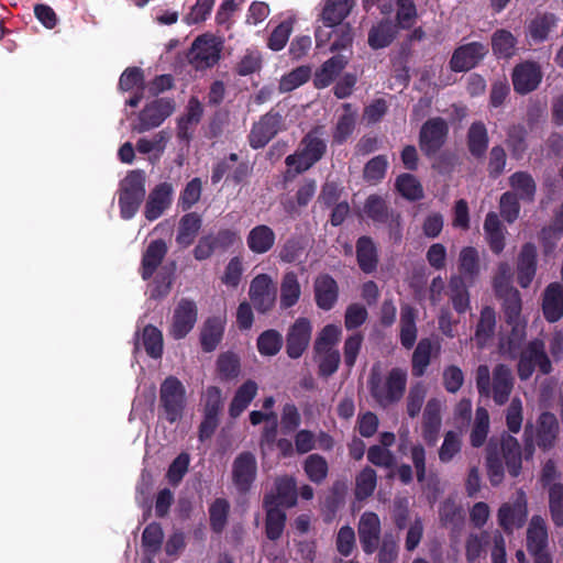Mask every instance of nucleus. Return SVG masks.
<instances>
[{
    "label": "nucleus",
    "instance_id": "f8f14e48",
    "mask_svg": "<svg viewBox=\"0 0 563 563\" xmlns=\"http://www.w3.org/2000/svg\"><path fill=\"white\" fill-rule=\"evenodd\" d=\"M283 128L279 114L267 113L254 124L250 134L251 146L253 148L264 147Z\"/></svg>",
    "mask_w": 563,
    "mask_h": 563
},
{
    "label": "nucleus",
    "instance_id": "412c9836",
    "mask_svg": "<svg viewBox=\"0 0 563 563\" xmlns=\"http://www.w3.org/2000/svg\"><path fill=\"white\" fill-rule=\"evenodd\" d=\"M172 134L169 131L162 130L152 137H141L136 143V150L141 154L148 155L152 163H156L162 157Z\"/></svg>",
    "mask_w": 563,
    "mask_h": 563
},
{
    "label": "nucleus",
    "instance_id": "2eb2a0df",
    "mask_svg": "<svg viewBox=\"0 0 563 563\" xmlns=\"http://www.w3.org/2000/svg\"><path fill=\"white\" fill-rule=\"evenodd\" d=\"M311 336V323L306 318H299L289 329L287 335V353L292 358L301 356Z\"/></svg>",
    "mask_w": 563,
    "mask_h": 563
},
{
    "label": "nucleus",
    "instance_id": "1a4fd4ad",
    "mask_svg": "<svg viewBox=\"0 0 563 563\" xmlns=\"http://www.w3.org/2000/svg\"><path fill=\"white\" fill-rule=\"evenodd\" d=\"M548 544L547 522L541 516H533L530 520V553L533 555V563H552Z\"/></svg>",
    "mask_w": 563,
    "mask_h": 563
},
{
    "label": "nucleus",
    "instance_id": "a19ab883",
    "mask_svg": "<svg viewBox=\"0 0 563 563\" xmlns=\"http://www.w3.org/2000/svg\"><path fill=\"white\" fill-rule=\"evenodd\" d=\"M499 522L506 530H514L525 523V509L521 505H505L499 510Z\"/></svg>",
    "mask_w": 563,
    "mask_h": 563
},
{
    "label": "nucleus",
    "instance_id": "cd10ccee",
    "mask_svg": "<svg viewBox=\"0 0 563 563\" xmlns=\"http://www.w3.org/2000/svg\"><path fill=\"white\" fill-rule=\"evenodd\" d=\"M167 246L162 240L153 241L146 249L142 262V276L148 278L165 256Z\"/></svg>",
    "mask_w": 563,
    "mask_h": 563
},
{
    "label": "nucleus",
    "instance_id": "b1692460",
    "mask_svg": "<svg viewBox=\"0 0 563 563\" xmlns=\"http://www.w3.org/2000/svg\"><path fill=\"white\" fill-rule=\"evenodd\" d=\"M317 305L324 310L333 307L338 298V287L334 279L324 275L317 278L314 283Z\"/></svg>",
    "mask_w": 563,
    "mask_h": 563
},
{
    "label": "nucleus",
    "instance_id": "4c0bfd02",
    "mask_svg": "<svg viewBox=\"0 0 563 563\" xmlns=\"http://www.w3.org/2000/svg\"><path fill=\"white\" fill-rule=\"evenodd\" d=\"M501 449L509 473L512 476H517L521 467V453L518 441L509 435L504 439Z\"/></svg>",
    "mask_w": 563,
    "mask_h": 563
},
{
    "label": "nucleus",
    "instance_id": "5701e85b",
    "mask_svg": "<svg viewBox=\"0 0 563 563\" xmlns=\"http://www.w3.org/2000/svg\"><path fill=\"white\" fill-rule=\"evenodd\" d=\"M246 242L253 253L263 254L273 247L275 233L267 225H257L250 231Z\"/></svg>",
    "mask_w": 563,
    "mask_h": 563
},
{
    "label": "nucleus",
    "instance_id": "680f3d73",
    "mask_svg": "<svg viewBox=\"0 0 563 563\" xmlns=\"http://www.w3.org/2000/svg\"><path fill=\"white\" fill-rule=\"evenodd\" d=\"M417 18L413 0H398L397 23L401 29L411 27Z\"/></svg>",
    "mask_w": 563,
    "mask_h": 563
},
{
    "label": "nucleus",
    "instance_id": "7c9ffc66",
    "mask_svg": "<svg viewBox=\"0 0 563 563\" xmlns=\"http://www.w3.org/2000/svg\"><path fill=\"white\" fill-rule=\"evenodd\" d=\"M416 311L409 306H402L400 314V340L405 347L410 349L417 339Z\"/></svg>",
    "mask_w": 563,
    "mask_h": 563
},
{
    "label": "nucleus",
    "instance_id": "49530a36",
    "mask_svg": "<svg viewBox=\"0 0 563 563\" xmlns=\"http://www.w3.org/2000/svg\"><path fill=\"white\" fill-rule=\"evenodd\" d=\"M537 367L542 374H549L552 369L551 362L544 352V343L541 340L530 342V367Z\"/></svg>",
    "mask_w": 563,
    "mask_h": 563
},
{
    "label": "nucleus",
    "instance_id": "864d4df0",
    "mask_svg": "<svg viewBox=\"0 0 563 563\" xmlns=\"http://www.w3.org/2000/svg\"><path fill=\"white\" fill-rule=\"evenodd\" d=\"M515 37L507 31H498L493 36V49L499 57H510L515 52Z\"/></svg>",
    "mask_w": 563,
    "mask_h": 563
},
{
    "label": "nucleus",
    "instance_id": "6ab92c4d",
    "mask_svg": "<svg viewBox=\"0 0 563 563\" xmlns=\"http://www.w3.org/2000/svg\"><path fill=\"white\" fill-rule=\"evenodd\" d=\"M256 476V460L251 453L240 454L233 463V479L240 490H247Z\"/></svg>",
    "mask_w": 563,
    "mask_h": 563
},
{
    "label": "nucleus",
    "instance_id": "423d86ee",
    "mask_svg": "<svg viewBox=\"0 0 563 563\" xmlns=\"http://www.w3.org/2000/svg\"><path fill=\"white\" fill-rule=\"evenodd\" d=\"M221 43L217 37L205 34L195 40L188 54L190 64L197 69L213 66L220 56Z\"/></svg>",
    "mask_w": 563,
    "mask_h": 563
},
{
    "label": "nucleus",
    "instance_id": "0e129e2a",
    "mask_svg": "<svg viewBox=\"0 0 563 563\" xmlns=\"http://www.w3.org/2000/svg\"><path fill=\"white\" fill-rule=\"evenodd\" d=\"M292 31L290 21L282 22L271 34L268 46L273 51H280L287 44Z\"/></svg>",
    "mask_w": 563,
    "mask_h": 563
},
{
    "label": "nucleus",
    "instance_id": "e2e57ef3",
    "mask_svg": "<svg viewBox=\"0 0 563 563\" xmlns=\"http://www.w3.org/2000/svg\"><path fill=\"white\" fill-rule=\"evenodd\" d=\"M554 16L552 14H543L537 16L530 25V35L534 41H543L548 37L551 27L554 25Z\"/></svg>",
    "mask_w": 563,
    "mask_h": 563
},
{
    "label": "nucleus",
    "instance_id": "3c124183",
    "mask_svg": "<svg viewBox=\"0 0 563 563\" xmlns=\"http://www.w3.org/2000/svg\"><path fill=\"white\" fill-rule=\"evenodd\" d=\"M282 335L275 330H267L257 340V347L263 355H275L282 347Z\"/></svg>",
    "mask_w": 563,
    "mask_h": 563
},
{
    "label": "nucleus",
    "instance_id": "f03ea898",
    "mask_svg": "<svg viewBox=\"0 0 563 563\" xmlns=\"http://www.w3.org/2000/svg\"><path fill=\"white\" fill-rule=\"evenodd\" d=\"M146 176L143 170L135 169L126 174L121 180L119 188L120 214L123 219H132L144 197H145Z\"/></svg>",
    "mask_w": 563,
    "mask_h": 563
},
{
    "label": "nucleus",
    "instance_id": "dca6fc26",
    "mask_svg": "<svg viewBox=\"0 0 563 563\" xmlns=\"http://www.w3.org/2000/svg\"><path fill=\"white\" fill-rule=\"evenodd\" d=\"M448 126L442 119H431L424 123L420 133V145L426 153L435 152L444 142Z\"/></svg>",
    "mask_w": 563,
    "mask_h": 563
},
{
    "label": "nucleus",
    "instance_id": "bf43d9fd",
    "mask_svg": "<svg viewBox=\"0 0 563 563\" xmlns=\"http://www.w3.org/2000/svg\"><path fill=\"white\" fill-rule=\"evenodd\" d=\"M427 393L428 387L423 383H417L410 388L407 399V411L410 417L418 416Z\"/></svg>",
    "mask_w": 563,
    "mask_h": 563
},
{
    "label": "nucleus",
    "instance_id": "4d7b16f0",
    "mask_svg": "<svg viewBox=\"0 0 563 563\" xmlns=\"http://www.w3.org/2000/svg\"><path fill=\"white\" fill-rule=\"evenodd\" d=\"M243 271L244 268L242 258L238 256L231 258L225 266L221 277L222 283L227 287L236 288L241 282Z\"/></svg>",
    "mask_w": 563,
    "mask_h": 563
},
{
    "label": "nucleus",
    "instance_id": "f704fd0d",
    "mask_svg": "<svg viewBox=\"0 0 563 563\" xmlns=\"http://www.w3.org/2000/svg\"><path fill=\"white\" fill-rule=\"evenodd\" d=\"M511 389V375L507 367L499 365L494 371L493 395L497 404H504Z\"/></svg>",
    "mask_w": 563,
    "mask_h": 563
},
{
    "label": "nucleus",
    "instance_id": "de8ad7c7",
    "mask_svg": "<svg viewBox=\"0 0 563 563\" xmlns=\"http://www.w3.org/2000/svg\"><path fill=\"white\" fill-rule=\"evenodd\" d=\"M451 300L457 312H465L470 305L468 291L460 277H453L450 282Z\"/></svg>",
    "mask_w": 563,
    "mask_h": 563
},
{
    "label": "nucleus",
    "instance_id": "f3484780",
    "mask_svg": "<svg viewBox=\"0 0 563 563\" xmlns=\"http://www.w3.org/2000/svg\"><path fill=\"white\" fill-rule=\"evenodd\" d=\"M443 401L438 398H432L428 401L423 412L422 437L424 441L434 445L441 428V410Z\"/></svg>",
    "mask_w": 563,
    "mask_h": 563
},
{
    "label": "nucleus",
    "instance_id": "7ed1b4c3",
    "mask_svg": "<svg viewBox=\"0 0 563 563\" xmlns=\"http://www.w3.org/2000/svg\"><path fill=\"white\" fill-rule=\"evenodd\" d=\"M406 384L407 372L401 368H393L384 380L374 375L369 380L372 396L383 407L399 401L404 396Z\"/></svg>",
    "mask_w": 563,
    "mask_h": 563
},
{
    "label": "nucleus",
    "instance_id": "09e8293b",
    "mask_svg": "<svg viewBox=\"0 0 563 563\" xmlns=\"http://www.w3.org/2000/svg\"><path fill=\"white\" fill-rule=\"evenodd\" d=\"M396 187L399 194L409 199L416 200L422 197V187L412 175H401L397 178Z\"/></svg>",
    "mask_w": 563,
    "mask_h": 563
},
{
    "label": "nucleus",
    "instance_id": "a878e982",
    "mask_svg": "<svg viewBox=\"0 0 563 563\" xmlns=\"http://www.w3.org/2000/svg\"><path fill=\"white\" fill-rule=\"evenodd\" d=\"M301 295V287L297 275L288 272L284 275L280 283V307L283 309L295 306Z\"/></svg>",
    "mask_w": 563,
    "mask_h": 563
},
{
    "label": "nucleus",
    "instance_id": "58836bf2",
    "mask_svg": "<svg viewBox=\"0 0 563 563\" xmlns=\"http://www.w3.org/2000/svg\"><path fill=\"white\" fill-rule=\"evenodd\" d=\"M357 261L362 271L366 273H371L376 268V247L367 238H361L357 242Z\"/></svg>",
    "mask_w": 563,
    "mask_h": 563
},
{
    "label": "nucleus",
    "instance_id": "c85d7f7f",
    "mask_svg": "<svg viewBox=\"0 0 563 563\" xmlns=\"http://www.w3.org/2000/svg\"><path fill=\"white\" fill-rule=\"evenodd\" d=\"M479 255L475 247L465 246L460 251L457 268L460 274L467 279L475 278L479 273Z\"/></svg>",
    "mask_w": 563,
    "mask_h": 563
},
{
    "label": "nucleus",
    "instance_id": "9b49d317",
    "mask_svg": "<svg viewBox=\"0 0 563 563\" xmlns=\"http://www.w3.org/2000/svg\"><path fill=\"white\" fill-rule=\"evenodd\" d=\"M174 187L169 183H162L155 186L148 194L144 216L148 221L158 219L173 201Z\"/></svg>",
    "mask_w": 563,
    "mask_h": 563
},
{
    "label": "nucleus",
    "instance_id": "4be33fe9",
    "mask_svg": "<svg viewBox=\"0 0 563 563\" xmlns=\"http://www.w3.org/2000/svg\"><path fill=\"white\" fill-rule=\"evenodd\" d=\"M258 391L256 382L249 379L244 382L235 391L230 404L229 412L233 418L239 417L255 398Z\"/></svg>",
    "mask_w": 563,
    "mask_h": 563
},
{
    "label": "nucleus",
    "instance_id": "052dcab7",
    "mask_svg": "<svg viewBox=\"0 0 563 563\" xmlns=\"http://www.w3.org/2000/svg\"><path fill=\"white\" fill-rule=\"evenodd\" d=\"M461 450V434L454 431L446 432L439 451L442 462H450Z\"/></svg>",
    "mask_w": 563,
    "mask_h": 563
},
{
    "label": "nucleus",
    "instance_id": "2f4dec72",
    "mask_svg": "<svg viewBox=\"0 0 563 563\" xmlns=\"http://www.w3.org/2000/svg\"><path fill=\"white\" fill-rule=\"evenodd\" d=\"M136 345H142L152 357H161L163 352V334L157 328L146 325Z\"/></svg>",
    "mask_w": 563,
    "mask_h": 563
},
{
    "label": "nucleus",
    "instance_id": "9d476101",
    "mask_svg": "<svg viewBox=\"0 0 563 563\" xmlns=\"http://www.w3.org/2000/svg\"><path fill=\"white\" fill-rule=\"evenodd\" d=\"M174 112V104L166 99L150 103L140 114L139 122L133 126L136 132L152 130L163 123Z\"/></svg>",
    "mask_w": 563,
    "mask_h": 563
},
{
    "label": "nucleus",
    "instance_id": "c03bdc74",
    "mask_svg": "<svg viewBox=\"0 0 563 563\" xmlns=\"http://www.w3.org/2000/svg\"><path fill=\"white\" fill-rule=\"evenodd\" d=\"M376 487V473L374 470L364 468L355 479V496L357 499H365L372 495Z\"/></svg>",
    "mask_w": 563,
    "mask_h": 563
},
{
    "label": "nucleus",
    "instance_id": "338daca9",
    "mask_svg": "<svg viewBox=\"0 0 563 563\" xmlns=\"http://www.w3.org/2000/svg\"><path fill=\"white\" fill-rule=\"evenodd\" d=\"M202 184L199 178L191 179L180 195L179 201L184 209L194 206L201 196Z\"/></svg>",
    "mask_w": 563,
    "mask_h": 563
},
{
    "label": "nucleus",
    "instance_id": "774afa93",
    "mask_svg": "<svg viewBox=\"0 0 563 563\" xmlns=\"http://www.w3.org/2000/svg\"><path fill=\"white\" fill-rule=\"evenodd\" d=\"M229 504L223 499L216 500L210 507L211 526L216 531H221L227 522Z\"/></svg>",
    "mask_w": 563,
    "mask_h": 563
},
{
    "label": "nucleus",
    "instance_id": "69168bd1",
    "mask_svg": "<svg viewBox=\"0 0 563 563\" xmlns=\"http://www.w3.org/2000/svg\"><path fill=\"white\" fill-rule=\"evenodd\" d=\"M355 113L350 110L347 104L344 106V113L340 117L335 128L334 139L339 142L346 140L353 132Z\"/></svg>",
    "mask_w": 563,
    "mask_h": 563
},
{
    "label": "nucleus",
    "instance_id": "0eeeda50",
    "mask_svg": "<svg viewBox=\"0 0 563 563\" xmlns=\"http://www.w3.org/2000/svg\"><path fill=\"white\" fill-rule=\"evenodd\" d=\"M197 319V305L191 300L181 299L173 311L169 334L176 340L185 338L194 329Z\"/></svg>",
    "mask_w": 563,
    "mask_h": 563
},
{
    "label": "nucleus",
    "instance_id": "72a5a7b5",
    "mask_svg": "<svg viewBox=\"0 0 563 563\" xmlns=\"http://www.w3.org/2000/svg\"><path fill=\"white\" fill-rule=\"evenodd\" d=\"M346 59L342 56H335L325 62L321 69L314 76V85L318 88L329 86L333 78L345 67Z\"/></svg>",
    "mask_w": 563,
    "mask_h": 563
},
{
    "label": "nucleus",
    "instance_id": "4468645a",
    "mask_svg": "<svg viewBox=\"0 0 563 563\" xmlns=\"http://www.w3.org/2000/svg\"><path fill=\"white\" fill-rule=\"evenodd\" d=\"M486 48L479 43H470L456 48L450 60L451 69L454 71H467L475 67L485 56Z\"/></svg>",
    "mask_w": 563,
    "mask_h": 563
},
{
    "label": "nucleus",
    "instance_id": "8fccbe9b",
    "mask_svg": "<svg viewBox=\"0 0 563 563\" xmlns=\"http://www.w3.org/2000/svg\"><path fill=\"white\" fill-rule=\"evenodd\" d=\"M250 420L253 426L265 422L266 429L264 432V439L267 442L274 441L275 435H276V429H277L276 413L255 410L250 413Z\"/></svg>",
    "mask_w": 563,
    "mask_h": 563
},
{
    "label": "nucleus",
    "instance_id": "a18cd8bd",
    "mask_svg": "<svg viewBox=\"0 0 563 563\" xmlns=\"http://www.w3.org/2000/svg\"><path fill=\"white\" fill-rule=\"evenodd\" d=\"M342 331L339 325L328 324L319 333L316 340V351H330L334 350L333 346L339 342Z\"/></svg>",
    "mask_w": 563,
    "mask_h": 563
},
{
    "label": "nucleus",
    "instance_id": "37998d69",
    "mask_svg": "<svg viewBox=\"0 0 563 563\" xmlns=\"http://www.w3.org/2000/svg\"><path fill=\"white\" fill-rule=\"evenodd\" d=\"M487 131L482 123H474L468 131V147L473 155L482 156L487 148Z\"/></svg>",
    "mask_w": 563,
    "mask_h": 563
},
{
    "label": "nucleus",
    "instance_id": "f257e3e1",
    "mask_svg": "<svg viewBox=\"0 0 563 563\" xmlns=\"http://www.w3.org/2000/svg\"><path fill=\"white\" fill-rule=\"evenodd\" d=\"M495 288L499 294H504L507 296L505 300L506 312L508 314L509 323L512 325V332L510 338L508 339L507 347L504 345L503 347L507 350V352L514 357L520 356L521 361L519 364V372L521 377H525L523 367L525 360L523 355L526 353L527 344H526V325L525 323L516 322V319L519 316L521 306L518 296V291L512 288H507V286L501 285L498 279L495 280Z\"/></svg>",
    "mask_w": 563,
    "mask_h": 563
},
{
    "label": "nucleus",
    "instance_id": "ea45409f",
    "mask_svg": "<svg viewBox=\"0 0 563 563\" xmlns=\"http://www.w3.org/2000/svg\"><path fill=\"white\" fill-rule=\"evenodd\" d=\"M432 343L430 340H421L412 355V374L416 376L423 375L426 368L430 363L432 353Z\"/></svg>",
    "mask_w": 563,
    "mask_h": 563
},
{
    "label": "nucleus",
    "instance_id": "603ef678",
    "mask_svg": "<svg viewBox=\"0 0 563 563\" xmlns=\"http://www.w3.org/2000/svg\"><path fill=\"white\" fill-rule=\"evenodd\" d=\"M488 427H489L488 412L484 408H478L476 410L475 426L471 433V442H472L473 446H481L484 443V441L487 437Z\"/></svg>",
    "mask_w": 563,
    "mask_h": 563
},
{
    "label": "nucleus",
    "instance_id": "5fc2aeb1",
    "mask_svg": "<svg viewBox=\"0 0 563 563\" xmlns=\"http://www.w3.org/2000/svg\"><path fill=\"white\" fill-rule=\"evenodd\" d=\"M395 36V29L390 23H380L376 27H373L368 43L373 48H380L388 45Z\"/></svg>",
    "mask_w": 563,
    "mask_h": 563
},
{
    "label": "nucleus",
    "instance_id": "473e14b6",
    "mask_svg": "<svg viewBox=\"0 0 563 563\" xmlns=\"http://www.w3.org/2000/svg\"><path fill=\"white\" fill-rule=\"evenodd\" d=\"M265 506L267 508L266 533L269 539L275 540L283 532L286 517L282 507L273 505L271 498H265Z\"/></svg>",
    "mask_w": 563,
    "mask_h": 563
},
{
    "label": "nucleus",
    "instance_id": "6e6552de",
    "mask_svg": "<svg viewBox=\"0 0 563 563\" xmlns=\"http://www.w3.org/2000/svg\"><path fill=\"white\" fill-rule=\"evenodd\" d=\"M249 297L258 312L269 311L276 301V287L267 274L255 276L250 284Z\"/></svg>",
    "mask_w": 563,
    "mask_h": 563
},
{
    "label": "nucleus",
    "instance_id": "bb28decb",
    "mask_svg": "<svg viewBox=\"0 0 563 563\" xmlns=\"http://www.w3.org/2000/svg\"><path fill=\"white\" fill-rule=\"evenodd\" d=\"M273 505L287 508L296 503V483L290 477H284L276 482V495H268Z\"/></svg>",
    "mask_w": 563,
    "mask_h": 563
},
{
    "label": "nucleus",
    "instance_id": "393cba45",
    "mask_svg": "<svg viewBox=\"0 0 563 563\" xmlns=\"http://www.w3.org/2000/svg\"><path fill=\"white\" fill-rule=\"evenodd\" d=\"M224 324L225 320L222 317L210 318L206 321L201 330V345L205 351L210 352L217 347L222 339Z\"/></svg>",
    "mask_w": 563,
    "mask_h": 563
},
{
    "label": "nucleus",
    "instance_id": "c9c22d12",
    "mask_svg": "<svg viewBox=\"0 0 563 563\" xmlns=\"http://www.w3.org/2000/svg\"><path fill=\"white\" fill-rule=\"evenodd\" d=\"M201 227V219L196 213H188L184 216L179 222L177 242L183 246H188L192 243L199 229Z\"/></svg>",
    "mask_w": 563,
    "mask_h": 563
},
{
    "label": "nucleus",
    "instance_id": "c756f323",
    "mask_svg": "<svg viewBox=\"0 0 563 563\" xmlns=\"http://www.w3.org/2000/svg\"><path fill=\"white\" fill-rule=\"evenodd\" d=\"M352 7L351 0H329L322 11L324 26L332 27L347 15Z\"/></svg>",
    "mask_w": 563,
    "mask_h": 563
},
{
    "label": "nucleus",
    "instance_id": "13d9d810",
    "mask_svg": "<svg viewBox=\"0 0 563 563\" xmlns=\"http://www.w3.org/2000/svg\"><path fill=\"white\" fill-rule=\"evenodd\" d=\"M311 71L308 67L301 66L294 69L282 78L279 84L280 90L286 92L296 89L305 84L309 79Z\"/></svg>",
    "mask_w": 563,
    "mask_h": 563
},
{
    "label": "nucleus",
    "instance_id": "39448f33",
    "mask_svg": "<svg viewBox=\"0 0 563 563\" xmlns=\"http://www.w3.org/2000/svg\"><path fill=\"white\" fill-rule=\"evenodd\" d=\"M324 151L325 144L318 135V132L308 134L301 142L299 150L286 158L289 172L294 170L296 174H299L309 169L322 157Z\"/></svg>",
    "mask_w": 563,
    "mask_h": 563
},
{
    "label": "nucleus",
    "instance_id": "20e7f679",
    "mask_svg": "<svg viewBox=\"0 0 563 563\" xmlns=\"http://www.w3.org/2000/svg\"><path fill=\"white\" fill-rule=\"evenodd\" d=\"M159 401L167 421L174 423L179 420L187 404L184 384L174 376L167 377L159 388Z\"/></svg>",
    "mask_w": 563,
    "mask_h": 563
},
{
    "label": "nucleus",
    "instance_id": "6e6d98bb",
    "mask_svg": "<svg viewBox=\"0 0 563 563\" xmlns=\"http://www.w3.org/2000/svg\"><path fill=\"white\" fill-rule=\"evenodd\" d=\"M495 327V313L492 309L485 308L481 313L475 339L479 345H484L493 334Z\"/></svg>",
    "mask_w": 563,
    "mask_h": 563
},
{
    "label": "nucleus",
    "instance_id": "ddd939ff",
    "mask_svg": "<svg viewBox=\"0 0 563 563\" xmlns=\"http://www.w3.org/2000/svg\"><path fill=\"white\" fill-rule=\"evenodd\" d=\"M380 536V520L375 512H364L358 522V537L365 553L372 554L377 549Z\"/></svg>",
    "mask_w": 563,
    "mask_h": 563
},
{
    "label": "nucleus",
    "instance_id": "79ce46f5",
    "mask_svg": "<svg viewBox=\"0 0 563 563\" xmlns=\"http://www.w3.org/2000/svg\"><path fill=\"white\" fill-rule=\"evenodd\" d=\"M303 470L310 481L320 483L327 477L328 463L322 456L311 454L306 459Z\"/></svg>",
    "mask_w": 563,
    "mask_h": 563
},
{
    "label": "nucleus",
    "instance_id": "a211bd4d",
    "mask_svg": "<svg viewBox=\"0 0 563 563\" xmlns=\"http://www.w3.org/2000/svg\"><path fill=\"white\" fill-rule=\"evenodd\" d=\"M542 311L549 322H556L563 317V285L551 283L543 291Z\"/></svg>",
    "mask_w": 563,
    "mask_h": 563
},
{
    "label": "nucleus",
    "instance_id": "e433bc0d",
    "mask_svg": "<svg viewBox=\"0 0 563 563\" xmlns=\"http://www.w3.org/2000/svg\"><path fill=\"white\" fill-rule=\"evenodd\" d=\"M484 231L490 249L499 253L504 249V232L496 213H488L484 222Z\"/></svg>",
    "mask_w": 563,
    "mask_h": 563
},
{
    "label": "nucleus",
    "instance_id": "aec40b11",
    "mask_svg": "<svg viewBox=\"0 0 563 563\" xmlns=\"http://www.w3.org/2000/svg\"><path fill=\"white\" fill-rule=\"evenodd\" d=\"M559 422L556 417L550 412H543L537 423L536 441L543 450L551 449L558 438Z\"/></svg>",
    "mask_w": 563,
    "mask_h": 563
}]
</instances>
